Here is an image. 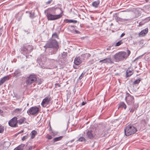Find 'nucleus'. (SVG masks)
Listing matches in <instances>:
<instances>
[{"mask_svg": "<svg viewBox=\"0 0 150 150\" xmlns=\"http://www.w3.org/2000/svg\"><path fill=\"white\" fill-rule=\"evenodd\" d=\"M46 16L48 20L52 21L60 18L62 15L61 13L56 15L55 9L52 8L48 9Z\"/></svg>", "mask_w": 150, "mask_h": 150, "instance_id": "f257e3e1", "label": "nucleus"}, {"mask_svg": "<svg viewBox=\"0 0 150 150\" xmlns=\"http://www.w3.org/2000/svg\"><path fill=\"white\" fill-rule=\"evenodd\" d=\"M127 54L125 52H121L116 53L114 56V58L116 62H119L126 59L129 56L130 51L129 50L127 51Z\"/></svg>", "mask_w": 150, "mask_h": 150, "instance_id": "f03ea898", "label": "nucleus"}, {"mask_svg": "<svg viewBox=\"0 0 150 150\" xmlns=\"http://www.w3.org/2000/svg\"><path fill=\"white\" fill-rule=\"evenodd\" d=\"M137 131V129L131 125H128L124 129L125 135L126 136H129L132 134Z\"/></svg>", "mask_w": 150, "mask_h": 150, "instance_id": "7ed1b4c3", "label": "nucleus"}, {"mask_svg": "<svg viewBox=\"0 0 150 150\" xmlns=\"http://www.w3.org/2000/svg\"><path fill=\"white\" fill-rule=\"evenodd\" d=\"M37 81L36 76L34 74H31L25 79V81L27 86H29L31 84L36 83Z\"/></svg>", "mask_w": 150, "mask_h": 150, "instance_id": "20e7f679", "label": "nucleus"}, {"mask_svg": "<svg viewBox=\"0 0 150 150\" xmlns=\"http://www.w3.org/2000/svg\"><path fill=\"white\" fill-rule=\"evenodd\" d=\"M44 47L45 49L49 48H55V50L57 51L58 48V45L56 40H52L47 42Z\"/></svg>", "mask_w": 150, "mask_h": 150, "instance_id": "39448f33", "label": "nucleus"}, {"mask_svg": "<svg viewBox=\"0 0 150 150\" xmlns=\"http://www.w3.org/2000/svg\"><path fill=\"white\" fill-rule=\"evenodd\" d=\"M95 136L99 137H102L104 136V135H102V134H96L94 131L91 130H88L86 133V138L87 139L92 140L94 139Z\"/></svg>", "mask_w": 150, "mask_h": 150, "instance_id": "423d86ee", "label": "nucleus"}, {"mask_svg": "<svg viewBox=\"0 0 150 150\" xmlns=\"http://www.w3.org/2000/svg\"><path fill=\"white\" fill-rule=\"evenodd\" d=\"M33 50L32 45H28L27 47L23 46L21 48V52L23 54H26L30 53Z\"/></svg>", "mask_w": 150, "mask_h": 150, "instance_id": "0eeeda50", "label": "nucleus"}, {"mask_svg": "<svg viewBox=\"0 0 150 150\" xmlns=\"http://www.w3.org/2000/svg\"><path fill=\"white\" fill-rule=\"evenodd\" d=\"M125 100L128 105H132L134 102V98L133 96L131 95L129 93H127Z\"/></svg>", "mask_w": 150, "mask_h": 150, "instance_id": "6e6552de", "label": "nucleus"}, {"mask_svg": "<svg viewBox=\"0 0 150 150\" xmlns=\"http://www.w3.org/2000/svg\"><path fill=\"white\" fill-rule=\"evenodd\" d=\"M39 110V108L36 106H34L29 109L27 111V113L29 115H35L38 113Z\"/></svg>", "mask_w": 150, "mask_h": 150, "instance_id": "1a4fd4ad", "label": "nucleus"}, {"mask_svg": "<svg viewBox=\"0 0 150 150\" xmlns=\"http://www.w3.org/2000/svg\"><path fill=\"white\" fill-rule=\"evenodd\" d=\"M17 119L18 118L17 117H14L9 121L8 122L9 125L11 127H17Z\"/></svg>", "mask_w": 150, "mask_h": 150, "instance_id": "9d476101", "label": "nucleus"}, {"mask_svg": "<svg viewBox=\"0 0 150 150\" xmlns=\"http://www.w3.org/2000/svg\"><path fill=\"white\" fill-rule=\"evenodd\" d=\"M51 100V97L50 96H47L43 100L41 103V105L43 107H46Z\"/></svg>", "mask_w": 150, "mask_h": 150, "instance_id": "9b49d317", "label": "nucleus"}, {"mask_svg": "<svg viewBox=\"0 0 150 150\" xmlns=\"http://www.w3.org/2000/svg\"><path fill=\"white\" fill-rule=\"evenodd\" d=\"M22 75L21 71L19 69H18L15 70L13 74V76L14 77L18 78Z\"/></svg>", "mask_w": 150, "mask_h": 150, "instance_id": "f8f14e48", "label": "nucleus"}, {"mask_svg": "<svg viewBox=\"0 0 150 150\" xmlns=\"http://www.w3.org/2000/svg\"><path fill=\"white\" fill-rule=\"evenodd\" d=\"M99 63H113V61L112 60L110 57L107 58L105 59L100 60L99 62Z\"/></svg>", "mask_w": 150, "mask_h": 150, "instance_id": "ddd939ff", "label": "nucleus"}, {"mask_svg": "<svg viewBox=\"0 0 150 150\" xmlns=\"http://www.w3.org/2000/svg\"><path fill=\"white\" fill-rule=\"evenodd\" d=\"M91 56V55L89 53H86L81 55L80 58L82 62L86 58H88Z\"/></svg>", "mask_w": 150, "mask_h": 150, "instance_id": "4468645a", "label": "nucleus"}, {"mask_svg": "<svg viewBox=\"0 0 150 150\" xmlns=\"http://www.w3.org/2000/svg\"><path fill=\"white\" fill-rule=\"evenodd\" d=\"M45 58L44 56L43 55H41L38 58L37 61L39 64L41 62L45 61Z\"/></svg>", "mask_w": 150, "mask_h": 150, "instance_id": "2eb2a0df", "label": "nucleus"}, {"mask_svg": "<svg viewBox=\"0 0 150 150\" xmlns=\"http://www.w3.org/2000/svg\"><path fill=\"white\" fill-rule=\"evenodd\" d=\"M148 32V29L146 28L141 31L139 33V35L140 36H145Z\"/></svg>", "mask_w": 150, "mask_h": 150, "instance_id": "dca6fc26", "label": "nucleus"}, {"mask_svg": "<svg viewBox=\"0 0 150 150\" xmlns=\"http://www.w3.org/2000/svg\"><path fill=\"white\" fill-rule=\"evenodd\" d=\"M82 62L80 58V57H76L75 58L74 63L75 65H78L80 64Z\"/></svg>", "mask_w": 150, "mask_h": 150, "instance_id": "f3484780", "label": "nucleus"}, {"mask_svg": "<svg viewBox=\"0 0 150 150\" xmlns=\"http://www.w3.org/2000/svg\"><path fill=\"white\" fill-rule=\"evenodd\" d=\"M23 112L22 108H17L14 109L13 111V113L16 115H20Z\"/></svg>", "mask_w": 150, "mask_h": 150, "instance_id": "a211bd4d", "label": "nucleus"}, {"mask_svg": "<svg viewBox=\"0 0 150 150\" xmlns=\"http://www.w3.org/2000/svg\"><path fill=\"white\" fill-rule=\"evenodd\" d=\"M9 79V76H6L3 78H1L0 80V86L1 85L6 81L8 80Z\"/></svg>", "mask_w": 150, "mask_h": 150, "instance_id": "6ab92c4d", "label": "nucleus"}, {"mask_svg": "<svg viewBox=\"0 0 150 150\" xmlns=\"http://www.w3.org/2000/svg\"><path fill=\"white\" fill-rule=\"evenodd\" d=\"M133 74V72L132 69H128L126 71V76L128 77L130 76Z\"/></svg>", "mask_w": 150, "mask_h": 150, "instance_id": "aec40b11", "label": "nucleus"}, {"mask_svg": "<svg viewBox=\"0 0 150 150\" xmlns=\"http://www.w3.org/2000/svg\"><path fill=\"white\" fill-rule=\"evenodd\" d=\"M26 119L25 118L22 117L18 120V122L19 124L21 125L24 123L25 122H26Z\"/></svg>", "mask_w": 150, "mask_h": 150, "instance_id": "412c9836", "label": "nucleus"}, {"mask_svg": "<svg viewBox=\"0 0 150 150\" xmlns=\"http://www.w3.org/2000/svg\"><path fill=\"white\" fill-rule=\"evenodd\" d=\"M124 108L125 110L127 108L126 105L123 102H120L119 104V106L118 108Z\"/></svg>", "mask_w": 150, "mask_h": 150, "instance_id": "4be33fe9", "label": "nucleus"}, {"mask_svg": "<svg viewBox=\"0 0 150 150\" xmlns=\"http://www.w3.org/2000/svg\"><path fill=\"white\" fill-rule=\"evenodd\" d=\"M100 4V1L99 0L95 1L92 3V6L93 7L95 8L98 7V6Z\"/></svg>", "mask_w": 150, "mask_h": 150, "instance_id": "5701e85b", "label": "nucleus"}, {"mask_svg": "<svg viewBox=\"0 0 150 150\" xmlns=\"http://www.w3.org/2000/svg\"><path fill=\"white\" fill-rule=\"evenodd\" d=\"M64 21L67 23H76L77 22V21L76 20H69V19H65L64 20Z\"/></svg>", "mask_w": 150, "mask_h": 150, "instance_id": "b1692460", "label": "nucleus"}, {"mask_svg": "<svg viewBox=\"0 0 150 150\" xmlns=\"http://www.w3.org/2000/svg\"><path fill=\"white\" fill-rule=\"evenodd\" d=\"M37 132L35 130L33 131L30 133L31 135V139H33L35 137L36 135L37 134Z\"/></svg>", "mask_w": 150, "mask_h": 150, "instance_id": "393cba45", "label": "nucleus"}, {"mask_svg": "<svg viewBox=\"0 0 150 150\" xmlns=\"http://www.w3.org/2000/svg\"><path fill=\"white\" fill-rule=\"evenodd\" d=\"M24 146L23 144H21L15 148L14 150H23Z\"/></svg>", "mask_w": 150, "mask_h": 150, "instance_id": "a878e982", "label": "nucleus"}, {"mask_svg": "<svg viewBox=\"0 0 150 150\" xmlns=\"http://www.w3.org/2000/svg\"><path fill=\"white\" fill-rule=\"evenodd\" d=\"M87 139L86 138H85L83 137H80L77 141H79L80 142H85L87 141Z\"/></svg>", "mask_w": 150, "mask_h": 150, "instance_id": "bb28decb", "label": "nucleus"}, {"mask_svg": "<svg viewBox=\"0 0 150 150\" xmlns=\"http://www.w3.org/2000/svg\"><path fill=\"white\" fill-rule=\"evenodd\" d=\"M63 137L62 136H61L59 137H55L53 139V141L54 142H55L57 141L60 140L62 139Z\"/></svg>", "mask_w": 150, "mask_h": 150, "instance_id": "cd10ccee", "label": "nucleus"}, {"mask_svg": "<svg viewBox=\"0 0 150 150\" xmlns=\"http://www.w3.org/2000/svg\"><path fill=\"white\" fill-rule=\"evenodd\" d=\"M26 13H28L30 14V17L31 18H33L35 17V13L34 12H30V11H27Z\"/></svg>", "mask_w": 150, "mask_h": 150, "instance_id": "c85d7f7f", "label": "nucleus"}, {"mask_svg": "<svg viewBox=\"0 0 150 150\" xmlns=\"http://www.w3.org/2000/svg\"><path fill=\"white\" fill-rule=\"evenodd\" d=\"M141 81L140 78H139L138 79L135 80L133 83V84L134 85L138 84Z\"/></svg>", "mask_w": 150, "mask_h": 150, "instance_id": "c756f323", "label": "nucleus"}, {"mask_svg": "<svg viewBox=\"0 0 150 150\" xmlns=\"http://www.w3.org/2000/svg\"><path fill=\"white\" fill-rule=\"evenodd\" d=\"M140 123L141 126H144L146 124V122L145 120L142 119L140 121Z\"/></svg>", "mask_w": 150, "mask_h": 150, "instance_id": "7c9ffc66", "label": "nucleus"}, {"mask_svg": "<svg viewBox=\"0 0 150 150\" xmlns=\"http://www.w3.org/2000/svg\"><path fill=\"white\" fill-rule=\"evenodd\" d=\"M123 43V42H122V40H120L118 42L116 43L115 45V46H118L120 45L121 44H122Z\"/></svg>", "mask_w": 150, "mask_h": 150, "instance_id": "2f4dec72", "label": "nucleus"}, {"mask_svg": "<svg viewBox=\"0 0 150 150\" xmlns=\"http://www.w3.org/2000/svg\"><path fill=\"white\" fill-rule=\"evenodd\" d=\"M116 19L117 21H126L125 19H122L117 16H116Z\"/></svg>", "mask_w": 150, "mask_h": 150, "instance_id": "473e14b6", "label": "nucleus"}, {"mask_svg": "<svg viewBox=\"0 0 150 150\" xmlns=\"http://www.w3.org/2000/svg\"><path fill=\"white\" fill-rule=\"evenodd\" d=\"M130 112L133 113L134 111L136 110L135 107L134 108L132 107V108H130L129 109Z\"/></svg>", "mask_w": 150, "mask_h": 150, "instance_id": "72a5a7b5", "label": "nucleus"}, {"mask_svg": "<svg viewBox=\"0 0 150 150\" xmlns=\"http://www.w3.org/2000/svg\"><path fill=\"white\" fill-rule=\"evenodd\" d=\"M4 131V127L0 124V133H2Z\"/></svg>", "mask_w": 150, "mask_h": 150, "instance_id": "f704fd0d", "label": "nucleus"}, {"mask_svg": "<svg viewBox=\"0 0 150 150\" xmlns=\"http://www.w3.org/2000/svg\"><path fill=\"white\" fill-rule=\"evenodd\" d=\"M86 74L85 71H83L82 74H81L80 76L79 77V79H81L84 76V75Z\"/></svg>", "mask_w": 150, "mask_h": 150, "instance_id": "c9c22d12", "label": "nucleus"}, {"mask_svg": "<svg viewBox=\"0 0 150 150\" xmlns=\"http://www.w3.org/2000/svg\"><path fill=\"white\" fill-rule=\"evenodd\" d=\"M52 36L55 38H57L58 36L57 33H55L52 35Z\"/></svg>", "mask_w": 150, "mask_h": 150, "instance_id": "e433bc0d", "label": "nucleus"}, {"mask_svg": "<svg viewBox=\"0 0 150 150\" xmlns=\"http://www.w3.org/2000/svg\"><path fill=\"white\" fill-rule=\"evenodd\" d=\"M47 138L48 139L50 140L52 138V137L51 136L48 134L47 136Z\"/></svg>", "mask_w": 150, "mask_h": 150, "instance_id": "4c0bfd02", "label": "nucleus"}, {"mask_svg": "<svg viewBox=\"0 0 150 150\" xmlns=\"http://www.w3.org/2000/svg\"><path fill=\"white\" fill-rule=\"evenodd\" d=\"M28 138L27 136H23L22 138V141H24L26 139H27Z\"/></svg>", "mask_w": 150, "mask_h": 150, "instance_id": "58836bf2", "label": "nucleus"}, {"mask_svg": "<svg viewBox=\"0 0 150 150\" xmlns=\"http://www.w3.org/2000/svg\"><path fill=\"white\" fill-rule=\"evenodd\" d=\"M139 106V105L138 104H135L134 105L133 108H134V107H135L136 110H137V109L138 107Z\"/></svg>", "mask_w": 150, "mask_h": 150, "instance_id": "ea45409f", "label": "nucleus"}, {"mask_svg": "<svg viewBox=\"0 0 150 150\" xmlns=\"http://www.w3.org/2000/svg\"><path fill=\"white\" fill-rule=\"evenodd\" d=\"M67 55V53L64 52L62 54V56H64V57H65Z\"/></svg>", "mask_w": 150, "mask_h": 150, "instance_id": "a19ab883", "label": "nucleus"}, {"mask_svg": "<svg viewBox=\"0 0 150 150\" xmlns=\"http://www.w3.org/2000/svg\"><path fill=\"white\" fill-rule=\"evenodd\" d=\"M24 31L25 32L27 33V34H29L30 33V30L29 29H28V30H24Z\"/></svg>", "mask_w": 150, "mask_h": 150, "instance_id": "79ce46f5", "label": "nucleus"}, {"mask_svg": "<svg viewBox=\"0 0 150 150\" xmlns=\"http://www.w3.org/2000/svg\"><path fill=\"white\" fill-rule=\"evenodd\" d=\"M75 32L77 34H79L80 33V32L79 31L76 30H75Z\"/></svg>", "mask_w": 150, "mask_h": 150, "instance_id": "37998d69", "label": "nucleus"}, {"mask_svg": "<svg viewBox=\"0 0 150 150\" xmlns=\"http://www.w3.org/2000/svg\"><path fill=\"white\" fill-rule=\"evenodd\" d=\"M143 24H142V22H140L139 23V24L138 25V27L141 26Z\"/></svg>", "mask_w": 150, "mask_h": 150, "instance_id": "c03bdc74", "label": "nucleus"}, {"mask_svg": "<svg viewBox=\"0 0 150 150\" xmlns=\"http://www.w3.org/2000/svg\"><path fill=\"white\" fill-rule=\"evenodd\" d=\"M125 35V33H122L120 37L121 38H122V37H123Z\"/></svg>", "mask_w": 150, "mask_h": 150, "instance_id": "a18cd8bd", "label": "nucleus"}, {"mask_svg": "<svg viewBox=\"0 0 150 150\" xmlns=\"http://www.w3.org/2000/svg\"><path fill=\"white\" fill-rule=\"evenodd\" d=\"M111 46H109V47H108L107 48V50H110V49H111Z\"/></svg>", "mask_w": 150, "mask_h": 150, "instance_id": "49530a36", "label": "nucleus"}, {"mask_svg": "<svg viewBox=\"0 0 150 150\" xmlns=\"http://www.w3.org/2000/svg\"><path fill=\"white\" fill-rule=\"evenodd\" d=\"M55 85L56 86H58L59 87H60L61 86L58 83H56L55 84Z\"/></svg>", "mask_w": 150, "mask_h": 150, "instance_id": "de8ad7c7", "label": "nucleus"}, {"mask_svg": "<svg viewBox=\"0 0 150 150\" xmlns=\"http://www.w3.org/2000/svg\"><path fill=\"white\" fill-rule=\"evenodd\" d=\"M86 104V102H83L82 103V104H81V105H84L85 104Z\"/></svg>", "mask_w": 150, "mask_h": 150, "instance_id": "09e8293b", "label": "nucleus"}, {"mask_svg": "<svg viewBox=\"0 0 150 150\" xmlns=\"http://www.w3.org/2000/svg\"><path fill=\"white\" fill-rule=\"evenodd\" d=\"M3 111L2 110L0 109V114H1L3 113Z\"/></svg>", "mask_w": 150, "mask_h": 150, "instance_id": "8fccbe9b", "label": "nucleus"}, {"mask_svg": "<svg viewBox=\"0 0 150 150\" xmlns=\"http://www.w3.org/2000/svg\"><path fill=\"white\" fill-rule=\"evenodd\" d=\"M51 1H48L47 2V4H49L51 3Z\"/></svg>", "mask_w": 150, "mask_h": 150, "instance_id": "3c124183", "label": "nucleus"}, {"mask_svg": "<svg viewBox=\"0 0 150 150\" xmlns=\"http://www.w3.org/2000/svg\"><path fill=\"white\" fill-rule=\"evenodd\" d=\"M23 132V130H21V131L19 132L18 133V134H19V133H21Z\"/></svg>", "mask_w": 150, "mask_h": 150, "instance_id": "603ef678", "label": "nucleus"}, {"mask_svg": "<svg viewBox=\"0 0 150 150\" xmlns=\"http://www.w3.org/2000/svg\"><path fill=\"white\" fill-rule=\"evenodd\" d=\"M52 60L53 61H57V60H55V59H52Z\"/></svg>", "mask_w": 150, "mask_h": 150, "instance_id": "864d4df0", "label": "nucleus"}, {"mask_svg": "<svg viewBox=\"0 0 150 150\" xmlns=\"http://www.w3.org/2000/svg\"><path fill=\"white\" fill-rule=\"evenodd\" d=\"M55 53H56V52H54L53 53V54H55Z\"/></svg>", "mask_w": 150, "mask_h": 150, "instance_id": "5fc2aeb1", "label": "nucleus"}, {"mask_svg": "<svg viewBox=\"0 0 150 150\" xmlns=\"http://www.w3.org/2000/svg\"><path fill=\"white\" fill-rule=\"evenodd\" d=\"M26 57H27V56H26Z\"/></svg>", "mask_w": 150, "mask_h": 150, "instance_id": "6e6d98bb", "label": "nucleus"}]
</instances>
